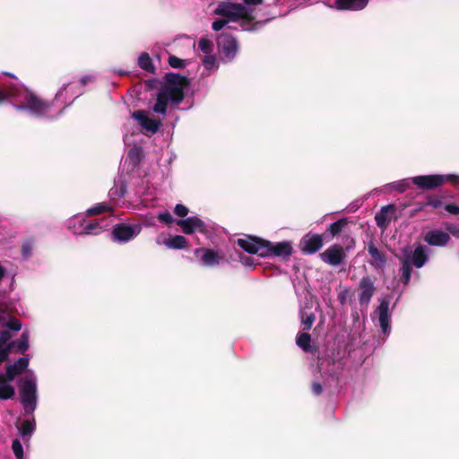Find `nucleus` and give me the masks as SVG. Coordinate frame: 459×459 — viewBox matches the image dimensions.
I'll return each mask as SVG.
<instances>
[{
    "mask_svg": "<svg viewBox=\"0 0 459 459\" xmlns=\"http://www.w3.org/2000/svg\"><path fill=\"white\" fill-rule=\"evenodd\" d=\"M11 99L17 110L26 111L34 117H53L51 107L22 85H13L8 90L0 89V103Z\"/></svg>",
    "mask_w": 459,
    "mask_h": 459,
    "instance_id": "1",
    "label": "nucleus"
},
{
    "mask_svg": "<svg viewBox=\"0 0 459 459\" xmlns=\"http://www.w3.org/2000/svg\"><path fill=\"white\" fill-rule=\"evenodd\" d=\"M237 244L247 253L256 254L261 257L273 255L288 257L292 254V247L287 241L273 244L262 238L248 236L238 238Z\"/></svg>",
    "mask_w": 459,
    "mask_h": 459,
    "instance_id": "2",
    "label": "nucleus"
},
{
    "mask_svg": "<svg viewBox=\"0 0 459 459\" xmlns=\"http://www.w3.org/2000/svg\"><path fill=\"white\" fill-rule=\"evenodd\" d=\"M185 86V77L176 74H169L166 84L157 95L156 103L152 108L153 111L158 114H165L169 103L178 104L184 98Z\"/></svg>",
    "mask_w": 459,
    "mask_h": 459,
    "instance_id": "3",
    "label": "nucleus"
},
{
    "mask_svg": "<svg viewBox=\"0 0 459 459\" xmlns=\"http://www.w3.org/2000/svg\"><path fill=\"white\" fill-rule=\"evenodd\" d=\"M214 14L221 18L215 20L212 28L215 31H219L230 23L238 25V28L242 30V20L244 14L248 12L242 6L236 4L234 2H220L213 11Z\"/></svg>",
    "mask_w": 459,
    "mask_h": 459,
    "instance_id": "4",
    "label": "nucleus"
},
{
    "mask_svg": "<svg viewBox=\"0 0 459 459\" xmlns=\"http://www.w3.org/2000/svg\"><path fill=\"white\" fill-rule=\"evenodd\" d=\"M67 228L76 235H96L111 224L110 217L87 221L82 215H75L67 221Z\"/></svg>",
    "mask_w": 459,
    "mask_h": 459,
    "instance_id": "5",
    "label": "nucleus"
},
{
    "mask_svg": "<svg viewBox=\"0 0 459 459\" xmlns=\"http://www.w3.org/2000/svg\"><path fill=\"white\" fill-rule=\"evenodd\" d=\"M21 402L26 413H32L37 406L36 377L29 372L20 385Z\"/></svg>",
    "mask_w": 459,
    "mask_h": 459,
    "instance_id": "6",
    "label": "nucleus"
},
{
    "mask_svg": "<svg viewBox=\"0 0 459 459\" xmlns=\"http://www.w3.org/2000/svg\"><path fill=\"white\" fill-rule=\"evenodd\" d=\"M411 181L420 189L431 190L437 188L446 182H450L454 186H459V175H424L416 176L411 178Z\"/></svg>",
    "mask_w": 459,
    "mask_h": 459,
    "instance_id": "7",
    "label": "nucleus"
},
{
    "mask_svg": "<svg viewBox=\"0 0 459 459\" xmlns=\"http://www.w3.org/2000/svg\"><path fill=\"white\" fill-rule=\"evenodd\" d=\"M263 0H243V4L235 3L246 9L248 13L244 14L242 20V30L255 31L260 30L265 22L256 19L255 8L261 4Z\"/></svg>",
    "mask_w": 459,
    "mask_h": 459,
    "instance_id": "8",
    "label": "nucleus"
},
{
    "mask_svg": "<svg viewBox=\"0 0 459 459\" xmlns=\"http://www.w3.org/2000/svg\"><path fill=\"white\" fill-rule=\"evenodd\" d=\"M177 224L181 228L182 231L187 235L199 232L204 235L206 238H210L213 234V227L205 223L203 220L196 216L178 220Z\"/></svg>",
    "mask_w": 459,
    "mask_h": 459,
    "instance_id": "9",
    "label": "nucleus"
},
{
    "mask_svg": "<svg viewBox=\"0 0 459 459\" xmlns=\"http://www.w3.org/2000/svg\"><path fill=\"white\" fill-rule=\"evenodd\" d=\"M142 226L140 224H117L114 227L112 236L117 242H127L140 234Z\"/></svg>",
    "mask_w": 459,
    "mask_h": 459,
    "instance_id": "10",
    "label": "nucleus"
},
{
    "mask_svg": "<svg viewBox=\"0 0 459 459\" xmlns=\"http://www.w3.org/2000/svg\"><path fill=\"white\" fill-rule=\"evenodd\" d=\"M218 46L225 58L230 61L236 56L238 51L237 39L230 34H221L218 38Z\"/></svg>",
    "mask_w": 459,
    "mask_h": 459,
    "instance_id": "11",
    "label": "nucleus"
},
{
    "mask_svg": "<svg viewBox=\"0 0 459 459\" xmlns=\"http://www.w3.org/2000/svg\"><path fill=\"white\" fill-rule=\"evenodd\" d=\"M195 255L200 257L202 264L206 267H214L219 265L223 259V255L220 251L200 247L195 250Z\"/></svg>",
    "mask_w": 459,
    "mask_h": 459,
    "instance_id": "12",
    "label": "nucleus"
},
{
    "mask_svg": "<svg viewBox=\"0 0 459 459\" xmlns=\"http://www.w3.org/2000/svg\"><path fill=\"white\" fill-rule=\"evenodd\" d=\"M321 259L333 266H337L342 263L346 257L344 249L340 245H333L320 254Z\"/></svg>",
    "mask_w": 459,
    "mask_h": 459,
    "instance_id": "13",
    "label": "nucleus"
},
{
    "mask_svg": "<svg viewBox=\"0 0 459 459\" xmlns=\"http://www.w3.org/2000/svg\"><path fill=\"white\" fill-rule=\"evenodd\" d=\"M389 305L390 301L387 299H381L379 306L375 310V314L377 315L381 332L385 335L389 334L391 331V315L389 313Z\"/></svg>",
    "mask_w": 459,
    "mask_h": 459,
    "instance_id": "14",
    "label": "nucleus"
},
{
    "mask_svg": "<svg viewBox=\"0 0 459 459\" xmlns=\"http://www.w3.org/2000/svg\"><path fill=\"white\" fill-rule=\"evenodd\" d=\"M132 117L148 133L155 134L160 128V120L152 118L146 111H134Z\"/></svg>",
    "mask_w": 459,
    "mask_h": 459,
    "instance_id": "15",
    "label": "nucleus"
},
{
    "mask_svg": "<svg viewBox=\"0 0 459 459\" xmlns=\"http://www.w3.org/2000/svg\"><path fill=\"white\" fill-rule=\"evenodd\" d=\"M323 246V238L319 234H307L300 241L299 247L305 254H315Z\"/></svg>",
    "mask_w": 459,
    "mask_h": 459,
    "instance_id": "16",
    "label": "nucleus"
},
{
    "mask_svg": "<svg viewBox=\"0 0 459 459\" xmlns=\"http://www.w3.org/2000/svg\"><path fill=\"white\" fill-rule=\"evenodd\" d=\"M74 85L67 83L56 93L55 100L62 105L60 111L64 110L75 98L82 94L81 91H74Z\"/></svg>",
    "mask_w": 459,
    "mask_h": 459,
    "instance_id": "17",
    "label": "nucleus"
},
{
    "mask_svg": "<svg viewBox=\"0 0 459 459\" xmlns=\"http://www.w3.org/2000/svg\"><path fill=\"white\" fill-rule=\"evenodd\" d=\"M359 302L368 306L375 291V286L372 280L368 276L363 277L359 284Z\"/></svg>",
    "mask_w": 459,
    "mask_h": 459,
    "instance_id": "18",
    "label": "nucleus"
},
{
    "mask_svg": "<svg viewBox=\"0 0 459 459\" xmlns=\"http://www.w3.org/2000/svg\"><path fill=\"white\" fill-rule=\"evenodd\" d=\"M424 240L430 246L443 247L448 243L450 236L442 230H433L426 232Z\"/></svg>",
    "mask_w": 459,
    "mask_h": 459,
    "instance_id": "19",
    "label": "nucleus"
},
{
    "mask_svg": "<svg viewBox=\"0 0 459 459\" xmlns=\"http://www.w3.org/2000/svg\"><path fill=\"white\" fill-rule=\"evenodd\" d=\"M13 380L0 371V400H8L14 396L15 389L12 384Z\"/></svg>",
    "mask_w": 459,
    "mask_h": 459,
    "instance_id": "20",
    "label": "nucleus"
},
{
    "mask_svg": "<svg viewBox=\"0 0 459 459\" xmlns=\"http://www.w3.org/2000/svg\"><path fill=\"white\" fill-rule=\"evenodd\" d=\"M29 361L30 359L28 356L20 358L13 364H10L6 367L5 375L9 377V379H14L27 368Z\"/></svg>",
    "mask_w": 459,
    "mask_h": 459,
    "instance_id": "21",
    "label": "nucleus"
},
{
    "mask_svg": "<svg viewBox=\"0 0 459 459\" xmlns=\"http://www.w3.org/2000/svg\"><path fill=\"white\" fill-rule=\"evenodd\" d=\"M11 338L12 335L7 331L0 334V363L7 360L11 349L14 344L13 342H10Z\"/></svg>",
    "mask_w": 459,
    "mask_h": 459,
    "instance_id": "22",
    "label": "nucleus"
},
{
    "mask_svg": "<svg viewBox=\"0 0 459 459\" xmlns=\"http://www.w3.org/2000/svg\"><path fill=\"white\" fill-rule=\"evenodd\" d=\"M368 0H336L335 7L338 10H362L368 4Z\"/></svg>",
    "mask_w": 459,
    "mask_h": 459,
    "instance_id": "23",
    "label": "nucleus"
},
{
    "mask_svg": "<svg viewBox=\"0 0 459 459\" xmlns=\"http://www.w3.org/2000/svg\"><path fill=\"white\" fill-rule=\"evenodd\" d=\"M156 242L158 245L163 244L170 249H183L187 246L186 238L180 235H177L164 240L158 238Z\"/></svg>",
    "mask_w": 459,
    "mask_h": 459,
    "instance_id": "24",
    "label": "nucleus"
},
{
    "mask_svg": "<svg viewBox=\"0 0 459 459\" xmlns=\"http://www.w3.org/2000/svg\"><path fill=\"white\" fill-rule=\"evenodd\" d=\"M411 264L412 263L417 268H421L428 261V250L423 246H418L410 258Z\"/></svg>",
    "mask_w": 459,
    "mask_h": 459,
    "instance_id": "25",
    "label": "nucleus"
},
{
    "mask_svg": "<svg viewBox=\"0 0 459 459\" xmlns=\"http://www.w3.org/2000/svg\"><path fill=\"white\" fill-rule=\"evenodd\" d=\"M401 263V280L404 284H408L411 279V265L410 261V253L407 248L403 249V257L402 258Z\"/></svg>",
    "mask_w": 459,
    "mask_h": 459,
    "instance_id": "26",
    "label": "nucleus"
},
{
    "mask_svg": "<svg viewBox=\"0 0 459 459\" xmlns=\"http://www.w3.org/2000/svg\"><path fill=\"white\" fill-rule=\"evenodd\" d=\"M411 178H405L385 185L379 191L383 193H391L397 191L403 193L409 188Z\"/></svg>",
    "mask_w": 459,
    "mask_h": 459,
    "instance_id": "27",
    "label": "nucleus"
},
{
    "mask_svg": "<svg viewBox=\"0 0 459 459\" xmlns=\"http://www.w3.org/2000/svg\"><path fill=\"white\" fill-rule=\"evenodd\" d=\"M368 253L371 256L370 264L372 266L376 268H382L385 266L386 262L385 257L372 243L368 245Z\"/></svg>",
    "mask_w": 459,
    "mask_h": 459,
    "instance_id": "28",
    "label": "nucleus"
},
{
    "mask_svg": "<svg viewBox=\"0 0 459 459\" xmlns=\"http://www.w3.org/2000/svg\"><path fill=\"white\" fill-rule=\"evenodd\" d=\"M35 429V422L34 420H24L20 429H19V432H20V435L23 437V438H27L29 439L30 435L33 433Z\"/></svg>",
    "mask_w": 459,
    "mask_h": 459,
    "instance_id": "29",
    "label": "nucleus"
},
{
    "mask_svg": "<svg viewBox=\"0 0 459 459\" xmlns=\"http://www.w3.org/2000/svg\"><path fill=\"white\" fill-rule=\"evenodd\" d=\"M143 157V151L138 146H134L130 149L127 154L126 160H128L130 163L134 167L136 166Z\"/></svg>",
    "mask_w": 459,
    "mask_h": 459,
    "instance_id": "30",
    "label": "nucleus"
},
{
    "mask_svg": "<svg viewBox=\"0 0 459 459\" xmlns=\"http://www.w3.org/2000/svg\"><path fill=\"white\" fill-rule=\"evenodd\" d=\"M310 342H311V337L307 333H301L297 335L296 343L304 351H310V348H311Z\"/></svg>",
    "mask_w": 459,
    "mask_h": 459,
    "instance_id": "31",
    "label": "nucleus"
},
{
    "mask_svg": "<svg viewBox=\"0 0 459 459\" xmlns=\"http://www.w3.org/2000/svg\"><path fill=\"white\" fill-rule=\"evenodd\" d=\"M14 342L13 347H16L18 352L23 353L29 349V335L28 333H22L21 338L17 341H13Z\"/></svg>",
    "mask_w": 459,
    "mask_h": 459,
    "instance_id": "32",
    "label": "nucleus"
},
{
    "mask_svg": "<svg viewBox=\"0 0 459 459\" xmlns=\"http://www.w3.org/2000/svg\"><path fill=\"white\" fill-rule=\"evenodd\" d=\"M139 66L146 71H153L152 61L147 53H143L138 58Z\"/></svg>",
    "mask_w": 459,
    "mask_h": 459,
    "instance_id": "33",
    "label": "nucleus"
},
{
    "mask_svg": "<svg viewBox=\"0 0 459 459\" xmlns=\"http://www.w3.org/2000/svg\"><path fill=\"white\" fill-rule=\"evenodd\" d=\"M198 48L203 52L204 55L212 53L213 46L212 40L207 38H201L198 42Z\"/></svg>",
    "mask_w": 459,
    "mask_h": 459,
    "instance_id": "34",
    "label": "nucleus"
},
{
    "mask_svg": "<svg viewBox=\"0 0 459 459\" xmlns=\"http://www.w3.org/2000/svg\"><path fill=\"white\" fill-rule=\"evenodd\" d=\"M347 224V221L344 219L338 220L335 222L330 224L327 229V231L332 234V236H335L338 234Z\"/></svg>",
    "mask_w": 459,
    "mask_h": 459,
    "instance_id": "35",
    "label": "nucleus"
},
{
    "mask_svg": "<svg viewBox=\"0 0 459 459\" xmlns=\"http://www.w3.org/2000/svg\"><path fill=\"white\" fill-rule=\"evenodd\" d=\"M109 206L104 203H100V204H97L95 205H93L92 207L89 208L87 210V214L91 216V215H97V214H100L104 212H108L109 211Z\"/></svg>",
    "mask_w": 459,
    "mask_h": 459,
    "instance_id": "36",
    "label": "nucleus"
},
{
    "mask_svg": "<svg viewBox=\"0 0 459 459\" xmlns=\"http://www.w3.org/2000/svg\"><path fill=\"white\" fill-rule=\"evenodd\" d=\"M390 208H393V206H385L381 209V212L376 215L375 220L378 227L383 228L385 226L386 213Z\"/></svg>",
    "mask_w": 459,
    "mask_h": 459,
    "instance_id": "37",
    "label": "nucleus"
},
{
    "mask_svg": "<svg viewBox=\"0 0 459 459\" xmlns=\"http://www.w3.org/2000/svg\"><path fill=\"white\" fill-rule=\"evenodd\" d=\"M203 64L207 70H212L217 66V59L212 53L204 55Z\"/></svg>",
    "mask_w": 459,
    "mask_h": 459,
    "instance_id": "38",
    "label": "nucleus"
},
{
    "mask_svg": "<svg viewBox=\"0 0 459 459\" xmlns=\"http://www.w3.org/2000/svg\"><path fill=\"white\" fill-rule=\"evenodd\" d=\"M12 450L16 459H24L23 457V447L18 439H14L12 444Z\"/></svg>",
    "mask_w": 459,
    "mask_h": 459,
    "instance_id": "39",
    "label": "nucleus"
},
{
    "mask_svg": "<svg viewBox=\"0 0 459 459\" xmlns=\"http://www.w3.org/2000/svg\"><path fill=\"white\" fill-rule=\"evenodd\" d=\"M34 247V241L32 239H27L23 242L22 247V255L29 257L31 255V251Z\"/></svg>",
    "mask_w": 459,
    "mask_h": 459,
    "instance_id": "40",
    "label": "nucleus"
},
{
    "mask_svg": "<svg viewBox=\"0 0 459 459\" xmlns=\"http://www.w3.org/2000/svg\"><path fill=\"white\" fill-rule=\"evenodd\" d=\"M315 321V316L313 314L307 315L306 317H302L301 325L304 331L309 330Z\"/></svg>",
    "mask_w": 459,
    "mask_h": 459,
    "instance_id": "41",
    "label": "nucleus"
},
{
    "mask_svg": "<svg viewBox=\"0 0 459 459\" xmlns=\"http://www.w3.org/2000/svg\"><path fill=\"white\" fill-rule=\"evenodd\" d=\"M169 64L174 68H181L186 65V61L177 56H171L169 57Z\"/></svg>",
    "mask_w": 459,
    "mask_h": 459,
    "instance_id": "42",
    "label": "nucleus"
},
{
    "mask_svg": "<svg viewBox=\"0 0 459 459\" xmlns=\"http://www.w3.org/2000/svg\"><path fill=\"white\" fill-rule=\"evenodd\" d=\"M158 219L166 224H170L174 221V219L171 215V213L168 211L160 212L158 214Z\"/></svg>",
    "mask_w": 459,
    "mask_h": 459,
    "instance_id": "43",
    "label": "nucleus"
},
{
    "mask_svg": "<svg viewBox=\"0 0 459 459\" xmlns=\"http://www.w3.org/2000/svg\"><path fill=\"white\" fill-rule=\"evenodd\" d=\"M174 212L179 217H185L188 213V209L183 204H177L174 209Z\"/></svg>",
    "mask_w": 459,
    "mask_h": 459,
    "instance_id": "44",
    "label": "nucleus"
},
{
    "mask_svg": "<svg viewBox=\"0 0 459 459\" xmlns=\"http://www.w3.org/2000/svg\"><path fill=\"white\" fill-rule=\"evenodd\" d=\"M4 325L8 327L9 329L19 331L22 328V324L17 319H12L9 322L5 323Z\"/></svg>",
    "mask_w": 459,
    "mask_h": 459,
    "instance_id": "45",
    "label": "nucleus"
},
{
    "mask_svg": "<svg viewBox=\"0 0 459 459\" xmlns=\"http://www.w3.org/2000/svg\"><path fill=\"white\" fill-rule=\"evenodd\" d=\"M445 209L446 212H448L449 213H452V214H459V206L455 205V204H446L445 206Z\"/></svg>",
    "mask_w": 459,
    "mask_h": 459,
    "instance_id": "46",
    "label": "nucleus"
},
{
    "mask_svg": "<svg viewBox=\"0 0 459 459\" xmlns=\"http://www.w3.org/2000/svg\"><path fill=\"white\" fill-rule=\"evenodd\" d=\"M446 230L455 238H459V225H447Z\"/></svg>",
    "mask_w": 459,
    "mask_h": 459,
    "instance_id": "47",
    "label": "nucleus"
},
{
    "mask_svg": "<svg viewBox=\"0 0 459 459\" xmlns=\"http://www.w3.org/2000/svg\"><path fill=\"white\" fill-rule=\"evenodd\" d=\"M241 262L243 264L247 265V266H254L255 264L253 263V258L250 257V256H243L241 257Z\"/></svg>",
    "mask_w": 459,
    "mask_h": 459,
    "instance_id": "48",
    "label": "nucleus"
},
{
    "mask_svg": "<svg viewBox=\"0 0 459 459\" xmlns=\"http://www.w3.org/2000/svg\"><path fill=\"white\" fill-rule=\"evenodd\" d=\"M312 390L315 394L318 395L322 393L323 388L320 384L314 383L312 385Z\"/></svg>",
    "mask_w": 459,
    "mask_h": 459,
    "instance_id": "49",
    "label": "nucleus"
},
{
    "mask_svg": "<svg viewBox=\"0 0 459 459\" xmlns=\"http://www.w3.org/2000/svg\"><path fill=\"white\" fill-rule=\"evenodd\" d=\"M93 81V76L92 75H86V76H83L82 77L81 79V85L82 86H84L86 85L88 82H91Z\"/></svg>",
    "mask_w": 459,
    "mask_h": 459,
    "instance_id": "50",
    "label": "nucleus"
},
{
    "mask_svg": "<svg viewBox=\"0 0 459 459\" xmlns=\"http://www.w3.org/2000/svg\"><path fill=\"white\" fill-rule=\"evenodd\" d=\"M441 204H442V203H441V201H440V200H438V199H437V200H430V201H429V205H431V206H432V207H434V208H438V207H440Z\"/></svg>",
    "mask_w": 459,
    "mask_h": 459,
    "instance_id": "51",
    "label": "nucleus"
},
{
    "mask_svg": "<svg viewBox=\"0 0 459 459\" xmlns=\"http://www.w3.org/2000/svg\"><path fill=\"white\" fill-rule=\"evenodd\" d=\"M346 295H347V291L346 290L342 291V292H341L339 294L338 299H339V300H340V302L342 304H345V302H346Z\"/></svg>",
    "mask_w": 459,
    "mask_h": 459,
    "instance_id": "52",
    "label": "nucleus"
},
{
    "mask_svg": "<svg viewBox=\"0 0 459 459\" xmlns=\"http://www.w3.org/2000/svg\"><path fill=\"white\" fill-rule=\"evenodd\" d=\"M124 141L126 144H129V137L127 135L125 136Z\"/></svg>",
    "mask_w": 459,
    "mask_h": 459,
    "instance_id": "53",
    "label": "nucleus"
},
{
    "mask_svg": "<svg viewBox=\"0 0 459 459\" xmlns=\"http://www.w3.org/2000/svg\"><path fill=\"white\" fill-rule=\"evenodd\" d=\"M117 73H118L120 75H123V74H126L125 72H122V71H119V72H117Z\"/></svg>",
    "mask_w": 459,
    "mask_h": 459,
    "instance_id": "54",
    "label": "nucleus"
},
{
    "mask_svg": "<svg viewBox=\"0 0 459 459\" xmlns=\"http://www.w3.org/2000/svg\"><path fill=\"white\" fill-rule=\"evenodd\" d=\"M75 225H76V226H79V225H80V222L76 221V222H75Z\"/></svg>",
    "mask_w": 459,
    "mask_h": 459,
    "instance_id": "55",
    "label": "nucleus"
}]
</instances>
